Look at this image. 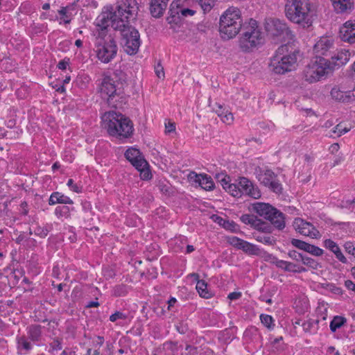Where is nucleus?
<instances>
[{"label": "nucleus", "instance_id": "6e6552de", "mask_svg": "<svg viewBox=\"0 0 355 355\" xmlns=\"http://www.w3.org/2000/svg\"><path fill=\"white\" fill-rule=\"evenodd\" d=\"M240 10L236 8H228L220 18L219 31L222 38L234 37L243 29Z\"/></svg>", "mask_w": 355, "mask_h": 355}, {"label": "nucleus", "instance_id": "9b49d317", "mask_svg": "<svg viewBox=\"0 0 355 355\" xmlns=\"http://www.w3.org/2000/svg\"><path fill=\"white\" fill-rule=\"evenodd\" d=\"M268 37H270L275 43H291L295 35L284 20L274 18L268 23Z\"/></svg>", "mask_w": 355, "mask_h": 355}, {"label": "nucleus", "instance_id": "9d476101", "mask_svg": "<svg viewBox=\"0 0 355 355\" xmlns=\"http://www.w3.org/2000/svg\"><path fill=\"white\" fill-rule=\"evenodd\" d=\"M331 65L327 59L315 57L305 67L303 77L309 83H316L331 71Z\"/></svg>", "mask_w": 355, "mask_h": 355}, {"label": "nucleus", "instance_id": "412c9836", "mask_svg": "<svg viewBox=\"0 0 355 355\" xmlns=\"http://www.w3.org/2000/svg\"><path fill=\"white\" fill-rule=\"evenodd\" d=\"M336 13H349L354 9V0H330Z\"/></svg>", "mask_w": 355, "mask_h": 355}, {"label": "nucleus", "instance_id": "e433bc0d", "mask_svg": "<svg viewBox=\"0 0 355 355\" xmlns=\"http://www.w3.org/2000/svg\"><path fill=\"white\" fill-rule=\"evenodd\" d=\"M73 209H70L68 206H58L55 209V214L59 218L62 216L69 217L71 211Z\"/></svg>", "mask_w": 355, "mask_h": 355}, {"label": "nucleus", "instance_id": "dca6fc26", "mask_svg": "<svg viewBox=\"0 0 355 355\" xmlns=\"http://www.w3.org/2000/svg\"><path fill=\"white\" fill-rule=\"evenodd\" d=\"M227 242L234 248L238 250H242L244 252L249 254H257L259 249L255 245L246 241H244L237 236H228Z\"/></svg>", "mask_w": 355, "mask_h": 355}, {"label": "nucleus", "instance_id": "f704fd0d", "mask_svg": "<svg viewBox=\"0 0 355 355\" xmlns=\"http://www.w3.org/2000/svg\"><path fill=\"white\" fill-rule=\"evenodd\" d=\"M69 7H61L58 10V14L60 15V19L65 24H69L71 21V14L68 12Z\"/></svg>", "mask_w": 355, "mask_h": 355}, {"label": "nucleus", "instance_id": "f03ea898", "mask_svg": "<svg viewBox=\"0 0 355 355\" xmlns=\"http://www.w3.org/2000/svg\"><path fill=\"white\" fill-rule=\"evenodd\" d=\"M107 21L98 24L99 28L96 31L94 41L95 52L98 60L107 64L113 60L117 54L118 46L114 38L107 34Z\"/></svg>", "mask_w": 355, "mask_h": 355}, {"label": "nucleus", "instance_id": "a211bd4d", "mask_svg": "<svg viewBox=\"0 0 355 355\" xmlns=\"http://www.w3.org/2000/svg\"><path fill=\"white\" fill-rule=\"evenodd\" d=\"M340 37L350 44L355 43V21L349 20L340 28Z\"/></svg>", "mask_w": 355, "mask_h": 355}, {"label": "nucleus", "instance_id": "aec40b11", "mask_svg": "<svg viewBox=\"0 0 355 355\" xmlns=\"http://www.w3.org/2000/svg\"><path fill=\"white\" fill-rule=\"evenodd\" d=\"M192 174L194 176V182L198 183V185L204 190L211 191L214 189L215 184L211 176L205 173L197 174L193 172L189 175L191 178H192Z\"/></svg>", "mask_w": 355, "mask_h": 355}, {"label": "nucleus", "instance_id": "603ef678", "mask_svg": "<svg viewBox=\"0 0 355 355\" xmlns=\"http://www.w3.org/2000/svg\"><path fill=\"white\" fill-rule=\"evenodd\" d=\"M126 318H127V315L121 311H116L114 313L112 314L110 316V320L113 322L116 321L119 319L125 320Z\"/></svg>", "mask_w": 355, "mask_h": 355}, {"label": "nucleus", "instance_id": "39448f33", "mask_svg": "<svg viewBox=\"0 0 355 355\" xmlns=\"http://www.w3.org/2000/svg\"><path fill=\"white\" fill-rule=\"evenodd\" d=\"M139 6L137 0H121L117 2L116 10L110 12L107 19L103 17L101 22L107 21L112 28L120 27L119 24L134 23L137 19Z\"/></svg>", "mask_w": 355, "mask_h": 355}, {"label": "nucleus", "instance_id": "0e129e2a", "mask_svg": "<svg viewBox=\"0 0 355 355\" xmlns=\"http://www.w3.org/2000/svg\"><path fill=\"white\" fill-rule=\"evenodd\" d=\"M241 297V292H232L229 293L227 298L230 300H238Z\"/></svg>", "mask_w": 355, "mask_h": 355}, {"label": "nucleus", "instance_id": "f257e3e1", "mask_svg": "<svg viewBox=\"0 0 355 355\" xmlns=\"http://www.w3.org/2000/svg\"><path fill=\"white\" fill-rule=\"evenodd\" d=\"M127 75L121 69H116L112 75L105 76L102 79L100 92L112 107H120L126 103L123 86L126 84Z\"/></svg>", "mask_w": 355, "mask_h": 355}, {"label": "nucleus", "instance_id": "3c124183", "mask_svg": "<svg viewBox=\"0 0 355 355\" xmlns=\"http://www.w3.org/2000/svg\"><path fill=\"white\" fill-rule=\"evenodd\" d=\"M345 250L355 258V244L352 242H346L344 244Z\"/></svg>", "mask_w": 355, "mask_h": 355}, {"label": "nucleus", "instance_id": "a878e982", "mask_svg": "<svg viewBox=\"0 0 355 355\" xmlns=\"http://www.w3.org/2000/svg\"><path fill=\"white\" fill-rule=\"evenodd\" d=\"M48 202L49 205H55L56 204L72 205L73 203L69 197L58 191L53 192L51 194Z\"/></svg>", "mask_w": 355, "mask_h": 355}, {"label": "nucleus", "instance_id": "5fc2aeb1", "mask_svg": "<svg viewBox=\"0 0 355 355\" xmlns=\"http://www.w3.org/2000/svg\"><path fill=\"white\" fill-rule=\"evenodd\" d=\"M50 347L52 351L60 350L62 347L61 341L58 338L54 339L53 341L50 343Z\"/></svg>", "mask_w": 355, "mask_h": 355}, {"label": "nucleus", "instance_id": "1a4fd4ad", "mask_svg": "<svg viewBox=\"0 0 355 355\" xmlns=\"http://www.w3.org/2000/svg\"><path fill=\"white\" fill-rule=\"evenodd\" d=\"M119 25L120 27L113 28L120 31L121 44L124 51L128 55H135L141 44L139 31L132 25V23H124Z\"/></svg>", "mask_w": 355, "mask_h": 355}, {"label": "nucleus", "instance_id": "423d86ee", "mask_svg": "<svg viewBox=\"0 0 355 355\" xmlns=\"http://www.w3.org/2000/svg\"><path fill=\"white\" fill-rule=\"evenodd\" d=\"M107 121L106 128L110 135L118 139H127L132 136L134 130L132 121L119 112L110 111L103 116Z\"/></svg>", "mask_w": 355, "mask_h": 355}, {"label": "nucleus", "instance_id": "7c9ffc66", "mask_svg": "<svg viewBox=\"0 0 355 355\" xmlns=\"http://www.w3.org/2000/svg\"><path fill=\"white\" fill-rule=\"evenodd\" d=\"M215 222L219 224L224 229L235 232L237 230V225L232 220H229L220 216H216Z\"/></svg>", "mask_w": 355, "mask_h": 355}, {"label": "nucleus", "instance_id": "4468645a", "mask_svg": "<svg viewBox=\"0 0 355 355\" xmlns=\"http://www.w3.org/2000/svg\"><path fill=\"white\" fill-rule=\"evenodd\" d=\"M293 225L295 231L302 235L313 239H319L321 236L320 232L311 223L300 218H295Z\"/></svg>", "mask_w": 355, "mask_h": 355}, {"label": "nucleus", "instance_id": "a18cd8bd", "mask_svg": "<svg viewBox=\"0 0 355 355\" xmlns=\"http://www.w3.org/2000/svg\"><path fill=\"white\" fill-rule=\"evenodd\" d=\"M340 207L342 208L347 209L350 211H355V198L352 200H342L340 202Z\"/></svg>", "mask_w": 355, "mask_h": 355}, {"label": "nucleus", "instance_id": "bb28decb", "mask_svg": "<svg viewBox=\"0 0 355 355\" xmlns=\"http://www.w3.org/2000/svg\"><path fill=\"white\" fill-rule=\"evenodd\" d=\"M275 173L268 170V182H270L269 188L276 194L279 195L282 193L283 187L280 181L277 179H273Z\"/></svg>", "mask_w": 355, "mask_h": 355}, {"label": "nucleus", "instance_id": "ddd939ff", "mask_svg": "<svg viewBox=\"0 0 355 355\" xmlns=\"http://www.w3.org/2000/svg\"><path fill=\"white\" fill-rule=\"evenodd\" d=\"M268 222L276 230H283L286 227V215L268 203Z\"/></svg>", "mask_w": 355, "mask_h": 355}, {"label": "nucleus", "instance_id": "0eeeda50", "mask_svg": "<svg viewBox=\"0 0 355 355\" xmlns=\"http://www.w3.org/2000/svg\"><path fill=\"white\" fill-rule=\"evenodd\" d=\"M264 34L256 20L250 19L243 25L242 33L239 38V47L243 52H250L263 45Z\"/></svg>", "mask_w": 355, "mask_h": 355}, {"label": "nucleus", "instance_id": "864d4df0", "mask_svg": "<svg viewBox=\"0 0 355 355\" xmlns=\"http://www.w3.org/2000/svg\"><path fill=\"white\" fill-rule=\"evenodd\" d=\"M67 184L71 191L76 193H80L82 191L81 187H78L77 184L74 183L72 179H69Z\"/></svg>", "mask_w": 355, "mask_h": 355}, {"label": "nucleus", "instance_id": "c9c22d12", "mask_svg": "<svg viewBox=\"0 0 355 355\" xmlns=\"http://www.w3.org/2000/svg\"><path fill=\"white\" fill-rule=\"evenodd\" d=\"M135 168L140 172V176L142 180H148L152 178V173L149 169L148 164L147 166H144Z\"/></svg>", "mask_w": 355, "mask_h": 355}, {"label": "nucleus", "instance_id": "bf43d9fd", "mask_svg": "<svg viewBox=\"0 0 355 355\" xmlns=\"http://www.w3.org/2000/svg\"><path fill=\"white\" fill-rule=\"evenodd\" d=\"M227 110H228L227 109H226L225 107H223V105H221L220 104L216 105V107L215 108V112L217 114V115L220 118V119H223V116L225 115V113Z\"/></svg>", "mask_w": 355, "mask_h": 355}, {"label": "nucleus", "instance_id": "4be33fe9", "mask_svg": "<svg viewBox=\"0 0 355 355\" xmlns=\"http://www.w3.org/2000/svg\"><path fill=\"white\" fill-rule=\"evenodd\" d=\"M169 0H150V11L153 17H160L163 15Z\"/></svg>", "mask_w": 355, "mask_h": 355}, {"label": "nucleus", "instance_id": "f3484780", "mask_svg": "<svg viewBox=\"0 0 355 355\" xmlns=\"http://www.w3.org/2000/svg\"><path fill=\"white\" fill-rule=\"evenodd\" d=\"M124 155L135 168H139L148 165L147 161L137 148L133 147L128 148L125 150Z\"/></svg>", "mask_w": 355, "mask_h": 355}, {"label": "nucleus", "instance_id": "58836bf2", "mask_svg": "<svg viewBox=\"0 0 355 355\" xmlns=\"http://www.w3.org/2000/svg\"><path fill=\"white\" fill-rule=\"evenodd\" d=\"M271 349L274 352H280L284 349L282 336L274 338L273 341H271Z\"/></svg>", "mask_w": 355, "mask_h": 355}, {"label": "nucleus", "instance_id": "b1692460", "mask_svg": "<svg viewBox=\"0 0 355 355\" xmlns=\"http://www.w3.org/2000/svg\"><path fill=\"white\" fill-rule=\"evenodd\" d=\"M323 245L324 248L329 250L335 254L336 259L338 261H340L343 263H346L347 262L346 257L343 255L339 246L333 240L330 239H325L323 241Z\"/></svg>", "mask_w": 355, "mask_h": 355}, {"label": "nucleus", "instance_id": "20e7f679", "mask_svg": "<svg viewBox=\"0 0 355 355\" xmlns=\"http://www.w3.org/2000/svg\"><path fill=\"white\" fill-rule=\"evenodd\" d=\"M285 15L291 22L303 28H309L313 22L314 12L309 0H288Z\"/></svg>", "mask_w": 355, "mask_h": 355}, {"label": "nucleus", "instance_id": "4c0bfd02", "mask_svg": "<svg viewBox=\"0 0 355 355\" xmlns=\"http://www.w3.org/2000/svg\"><path fill=\"white\" fill-rule=\"evenodd\" d=\"M128 293V287L125 284L116 286L113 290V295L115 297L125 296Z\"/></svg>", "mask_w": 355, "mask_h": 355}, {"label": "nucleus", "instance_id": "ea45409f", "mask_svg": "<svg viewBox=\"0 0 355 355\" xmlns=\"http://www.w3.org/2000/svg\"><path fill=\"white\" fill-rule=\"evenodd\" d=\"M305 252L316 257L322 256L324 253V250L310 243L308 244Z\"/></svg>", "mask_w": 355, "mask_h": 355}, {"label": "nucleus", "instance_id": "09e8293b", "mask_svg": "<svg viewBox=\"0 0 355 355\" xmlns=\"http://www.w3.org/2000/svg\"><path fill=\"white\" fill-rule=\"evenodd\" d=\"M17 343L26 351H28L31 349V345L24 336L17 338Z\"/></svg>", "mask_w": 355, "mask_h": 355}, {"label": "nucleus", "instance_id": "e2e57ef3", "mask_svg": "<svg viewBox=\"0 0 355 355\" xmlns=\"http://www.w3.org/2000/svg\"><path fill=\"white\" fill-rule=\"evenodd\" d=\"M155 71L159 78L164 77V68L159 64L155 67Z\"/></svg>", "mask_w": 355, "mask_h": 355}, {"label": "nucleus", "instance_id": "7ed1b4c3", "mask_svg": "<svg viewBox=\"0 0 355 355\" xmlns=\"http://www.w3.org/2000/svg\"><path fill=\"white\" fill-rule=\"evenodd\" d=\"M300 50L292 43L281 45L271 58L270 67L277 74H284L294 70L297 66Z\"/></svg>", "mask_w": 355, "mask_h": 355}, {"label": "nucleus", "instance_id": "6ab92c4d", "mask_svg": "<svg viewBox=\"0 0 355 355\" xmlns=\"http://www.w3.org/2000/svg\"><path fill=\"white\" fill-rule=\"evenodd\" d=\"M351 56V53L348 50L341 49L336 54L331 56L329 63L331 65V71L336 68H339L348 62Z\"/></svg>", "mask_w": 355, "mask_h": 355}, {"label": "nucleus", "instance_id": "49530a36", "mask_svg": "<svg viewBox=\"0 0 355 355\" xmlns=\"http://www.w3.org/2000/svg\"><path fill=\"white\" fill-rule=\"evenodd\" d=\"M214 0H198V3L205 12H209L213 6Z\"/></svg>", "mask_w": 355, "mask_h": 355}, {"label": "nucleus", "instance_id": "6e6d98bb", "mask_svg": "<svg viewBox=\"0 0 355 355\" xmlns=\"http://www.w3.org/2000/svg\"><path fill=\"white\" fill-rule=\"evenodd\" d=\"M69 63H70V59L69 58H65L63 60H61L58 62L57 67L59 69L65 70V69H67V67H69Z\"/></svg>", "mask_w": 355, "mask_h": 355}, {"label": "nucleus", "instance_id": "774afa93", "mask_svg": "<svg viewBox=\"0 0 355 355\" xmlns=\"http://www.w3.org/2000/svg\"><path fill=\"white\" fill-rule=\"evenodd\" d=\"M185 349L189 355H195L197 353V347L191 345H187Z\"/></svg>", "mask_w": 355, "mask_h": 355}, {"label": "nucleus", "instance_id": "a19ab883", "mask_svg": "<svg viewBox=\"0 0 355 355\" xmlns=\"http://www.w3.org/2000/svg\"><path fill=\"white\" fill-rule=\"evenodd\" d=\"M256 222L252 227L257 231V232L266 233V223L257 217L256 218Z\"/></svg>", "mask_w": 355, "mask_h": 355}, {"label": "nucleus", "instance_id": "393cba45", "mask_svg": "<svg viewBox=\"0 0 355 355\" xmlns=\"http://www.w3.org/2000/svg\"><path fill=\"white\" fill-rule=\"evenodd\" d=\"M216 179L220 183L223 188L230 195L232 196L239 195V193H238V191L236 192V191L234 190V189H236L234 183L230 182L231 180L230 176L224 174H218L216 175Z\"/></svg>", "mask_w": 355, "mask_h": 355}, {"label": "nucleus", "instance_id": "cd10ccee", "mask_svg": "<svg viewBox=\"0 0 355 355\" xmlns=\"http://www.w3.org/2000/svg\"><path fill=\"white\" fill-rule=\"evenodd\" d=\"M302 327L305 333L315 334L319 329V320L309 318L302 323Z\"/></svg>", "mask_w": 355, "mask_h": 355}, {"label": "nucleus", "instance_id": "37998d69", "mask_svg": "<svg viewBox=\"0 0 355 355\" xmlns=\"http://www.w3.org/2000/svg\"><path fill=\"white\" fill-rule=\"evenodd\" d=\"M291 243L295 248L306 251L308 243L303 241L302 240L297 239H292L291 241Z\"/></svg>", "mask_w": 355, "mask_h": 355}, {"label": "nucleus", "instance_id": "473e14b6", "mask_svg": "<svg viewBox=\"0 0 355 355\" xmlns=\"http://www.w3.org/2000/svg\"><path fill=\"white\" fill-rule=\"evenodd\" d=\"M41 326L31 325L28 329L29 338L33 341H38L41 337Z\"/></svg>", "mask_w": 355, "mask_h": 355}, {"label": "nucleus", "instance_id": "79ce46f5", "mask_svg": "<svg viewBox=\"0 0 355 355\" xmlns=\"http://www.w3.org/2000/svg\"><path fill=\"white\" fill-rule=\"evenodd\" d=\"M302 262L303 263V264L313 269H317L319 265L318 263L315 259L307 256H303Z\"/></svg>", "mask_w": 355, "mask_h": 355}, {"label": "nucleus", "instance_id": "c03bdc74", "mask_svg": "<svg viewBox=\"0 0 355 355\" xmlns=\"http://www.w3.org/2000/svg\"><path fill=\"white\" fill-rule=\"evenodd\" d=\"M256 218L257 216L254 215L243 214L240 217V220L246 225H250L251 226H253V224L257 223Z\"/></svg>", "mask_w": 355, "mask_h": 355}, {"label": "nucleus", "instance_id": "052dcab7", "mask_svg": "<svg viewBox=\"0 0 355 355\" xmlns=\"http://www.w3.org/2000/svg\"><path fill=\"white\" fill-rule=\"evenodd\" d=\"M253 236L255 238L256 240L266 243V233H261V232H254Z\"/></svg>", "mask_w": 355, "mask_h": 355}, {"label": "nucleus", "instance_id": "338daca9", "mask_svg": "<svg viewBox=\"0 0 355 355\" xmlns=\"http://www.w3.org/2000/svg\"><path fill=\"white\" fill-rule=\"evenodd\" d=\"M345 286L348 289L355 292V284L349 279L345 282Z\"/></svg>", "mask_w": 355, "mask_h": 355}, {"label": "nucleus", "instance_id": "2f4dec72", "mask_svg": "<svg viewBox=\"0 0 355 355\" xmlns=\"http://www.w3.org/2000/svg\"><path fill=\"white\" fill-rule=\"evenodd\" d=\"M175 7L178 8V4L177 3H175V1H173L172 3L171 4V8H170L171 16L172 17H174L175 16V15H179L180 12L184 17H187L189 15L192 16L196 12L195 10L189 9V8H180L177 10H174Z\"/></svg>", "mask_w": 355, "mask_h": 355}, {"label": "nucleus", "instance_id": "69168bd1", "mask_svg": "<svg viewBox=\"0 0 355 355\" xmlns=\"http://www.w3.org/2000/svg\"><path fill=\"white\" fill-rule=\"evenodd\" d=\"M20 207H21V214L22 215L26 216L28 213L27 202L25 201L22 202L20 205Z\"/></svg>", "mask_w": 355, "mask_h": 355}, {"label": "nucleus", "instance_id": "72a5a7b5", "mask_svg": "<svg viewBox=\"0 0 355 355\" xmlns=\"http://www.w3.org/2000/svg\"><path fill=\"white\" fill-rule=\"evenodd\" d=\"M252 210L259 216L266 219V203L255 202L252 205Z\"/></svg>", "mask_w": 355, "mask_h": 355}, {"label": "nucleus", "instance_id": "c85d7f7f", "mask_svg": "<svg viewBox=\"0 0 355 355\" xmlns=\"http://www.w3.org/2000/svg\"><path fill=\"white\" fill-rule=\"evenodd\" d=\"M347 318L343 315H335L330 322L329 328L332 333H335L347 324Z\"/></svg>", "mask_w": 355, "mask_h": 355}, {"label": "nucleus", "instance_id": "4d7b16f0", "mask_svg": "<svg viewBox=\"0 0 355 355\" xmlns=\"http://www.w3.org/2000/svg\"><path fill=\"white\" fill-rule=\"evenodd\" d=\"M176 330L181 334H185L188 330V325L184 322H180L175 326Z\"/></svg>", "mask_w": 355, "mask_h": 355}, {"label": "nucleus", "instance_id": "f8f14e48", "mask_svg": "<svg viewBox=\"0 0 355 355\" xmlns=\"http://www.w3.org/2000/svg\"><path fill=\"white\" fill-rule=\"evenodd\" d=\"M236 190L239 195L233 196L234 197L240 198L243 195H246L254 199H257L261 196L259 190L254 187L252 182L245 177H240L236 180L234 182Z\"/></svg>", "mask_w": 355, "mask_h": 355}, {"label": "nucleus", "instance_id": "8fccbe9b", "mask_svg": "<svg viewBox=\"0 0 355 355\" xmlns=\"http://www.w3.org/2000/svg\"><path fill=\"white\" fill-rule=\"evenodd\" d=\"M349 131V128H347L346 127H344L342 123L338 124L334 128V133L337 134L338 136H341L347 132Z\"/></svg>", "mask_w": 355, "mask_h": 355}, {"label": "nucleus", "instance_id": "2eb2a0df", "mask_svg": "<svg viewBox=\"0 0 355 355\" xmlns=\"http://www.w3.org/2000/svg\"><path fill=\"white\" fill-rule=\"evenodd\" d=\"M334 40L328 37H321L314 45L313 51L315 57L322 58L329 55L335 50Z\"/></svg>", "mask_w": 355, "mask_h": 355}, {"label": "nucleus", "instance_id": "680f3d73", "mask_svg": "<svg viewBox=\"0 0 355 355\" xmlns=\"http://www.w3.org/2000/svg\"><path fill=\"white\" fill-rule=\"evenodd\" d=\"M288 255L291 258L296 261H302L304 256L295 250L290 251Z\"/></svg>", "mask_w": 355, "mask_h": 355}, {"label": "nucleus", "instance_id": "de8ad7c7", "mask_svg": "<svg viewBox=\"0 0 355 355\" xmlns=\"http://www.w3.org/2000/svg\"><path fill=\"white\" fill-rule=\"evenodd\" d=\"M49 229L46 227L38 226L35 228L34 233L35 235L39 236L41 238L46 237L49 234Z\"/></svg>", "mask_w": 355, "mask_h": 355}, {"label": "nucleus", "instance_id": "5701e85b", "mask_svg": "<svg viewBox=\"0 0 355 355\" xmlns=\"http://www.w3.org/2000/svg\"><path fill=\"white\" fill-rule=\"evenodd\" d=\"M330 94L332 98L343 103L349 102L354 97V94L352 91H342L338 87H333Z\"/></svg>", "mask_w": 355, "mask_h": 355}, {"label": "nucleus", "instance_id": "13d9d810", "mask_svg": "<svg viewBox=\"0 0 355 355\" xmlns=\"http://www.w3.org/2000/svg\"><path fill=\"white\" fill-rule=\"evenodd\" d=\"M221 120L223 123H225L227 124H230L232 123V121L234 120L233 114H232V112H229V110H227L225 113V115L223 116V119Z\"/></svg>", "mask_w": 355, "mask_h": 355}, {"label": "nucleus", "instance_id": "c756f323", "mask_svg": "<svg viewBox=\"0 0 355 355\" xmlns=\"http://www.w3.org/2000/svg\"><path fill=\"white\" fill-rule=\"evenodd\" d=\"M196 290L200 297L209 299L212 297V293L207 288V284L204 280H198Z\"/></svg>", "mask_w": 355, "mask_h": 355}]
</instances>
